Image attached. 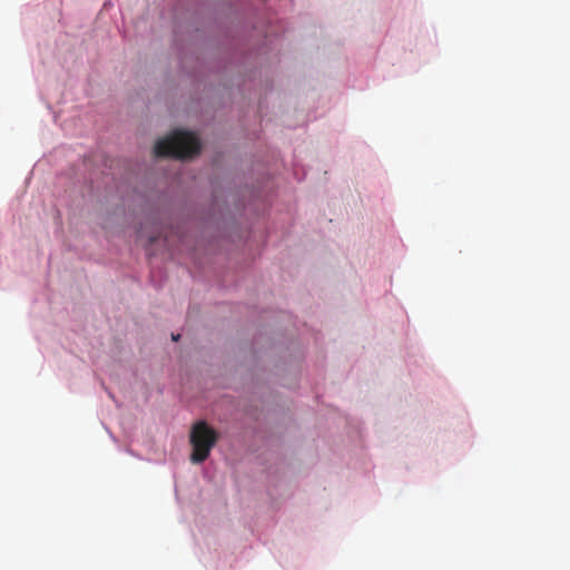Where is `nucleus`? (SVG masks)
<instances>
[{
    "label": "nucleus",
    "mask_w": 570,
    "mask_h": 570,
    "mask_svg": "<svg viewBox=\"0 0 570 570\" xmlns=\"http://www.w3.org/2000/svg\"><path fill=\"white\" fill-rule=\"evenodd\" d=\"M137 237H138L139 239H142V238L145 237V232H144V229H142V228H141L140 230H138V235H137Z\"/></svg>",
    "instance_id": "4"
},
{
    "label": "nucleus",
    "mask_w": 570,
    "mask_h": 570,
    "mask_svg": "<svg viewBox=\"0 0 570 570\" xmlns=\"http://www.w3.org/2000/svg\"><path fill=\"white\" fill-rule=\"evenodd\" d=\"M179 337H180V335H179V334H176V335H175V334H173V335H171V338H173V341H175V342H177V341L179 340Z\"/></svg>",
    "instance_id": "5"
},
{
    "label": "nucleus",
    "mask_w": 570,
    "mask_h": 570,
    "mask_svg": "<svg viewBox=\"0 0 570 570\" xmlns=\"http://www.w3.org/2000/svg\"><path fill=\"white\" fill-rule=\"evenodd\" d=\"M218 441V433L205 421L196 422L190 431V444L193 453L190 460L193 463L204 462L210 454L212 449Z\"/></svg>",
    "instance_id": "2"
},
{
    "label": "nucleus",
    "mask_w": 570,
    "mask_h": 570,
    "mask_svg": "<svg viewBox=\"0 0 570 570\" xmlns=\"http://www.w3.org/2000/svg\"><path fill=\"white\" fill-rule=\"evenodd\" d=\"M146 236H147V244L151 245V244H154L160 237V234L151 232V233H149Z\"/></svg>",
    "instance_id": "3"
},
{
    "label": "nucleus",
    "mask_w": 570,
    "mask_h": 570,
    "mask_svg": "<svg viewBox=\"0 0 570 570\" xmlns=\"http://www.w3.org/2000/svg\"><path fill=\"white\" fill-rule=\"evenodd\" d=\"M200 151L198 137L187 130L177 129L169 136L157 140L154 147L156 157H173L177 159L191 158Z\"/></svg>",
    "instance_id": "1"
}]
</instances>
